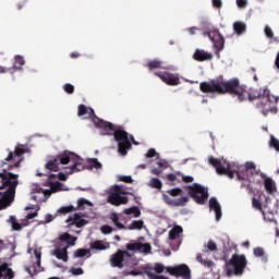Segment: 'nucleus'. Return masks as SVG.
Returning a JSON list of instances; mask_svg holds the SVG:
<instances>
[{
	"instance_id": "nucleus-1",
	"label": "nucleus",
	"mask_w": 279,
	"mask_h": 279,
	"mask_svg": "<svg viewBox=\"0 0 279 279\" xmlns=\"http://www.w3.org/2000/svg\"><path fill=\"white\" fill-rule=\"evenodd\" d=\"M210 93H217L218 95H230L236 97L238 101H259L256 107L260 110L264 117H267L269 112L276 114L278 112V97L271 95V92L267 88L254 89L241 84V81L236 77L231 80H223V76L210 81Z\"/></svg>"
},
{
	"instance_id": "nucleus-2",
	"label": "nucleus",
	"mask_w": 279,
	"mask_h": 279,
	"mask_svg": "<svg viewBox=\"0 0 279 279\" xmlns=\"http://www.w3.org/2000/svg\"><path fill=\"white\" fill-rule=\"evenodd\" d=\"M94 125L100 130L102 136H113L118 143V151L121 156H128V149H132V142H130V135L123 129L114 128L112 122L94 118Z\"/></svg>"
},
{
	"instance_id": "nucleus-3",
	"label": "nucleus",
	"mask_w": 279,
	"mask_h": 279,
	"mask_svg": "<svg viewBox=\"0 0 279 279\" xmlns=\"http://www.w3.org/2000/svg\"><path fill=\"white\" fill-rule=\"evenodd\" d=\"M0 168L2 169V172H0V189H16V186H19V174H14L10 171L21 169V159L15 161V163L7 162L5 166H2L0 161Z\"/></svg>"
},
{
	"instance_id": "nucleus-4",
	"label": "nucleus",
	"mask_w": 279,
	"mask_h": 279,
	"mask_svg": "<svg viewBox=\"0 0 279 279\" xmlns=\"http://www.w3.org/2000/svg\"><path fill=\"white\" fill-rule=\"evenodd\" d=\"M247 267V258L243 254H233L232 257L226 263V274L228 278L232 276H243Z\"/></svg>"
},
{
	"instance_id": "nucleus-5",
	"label": "nucleus",
	"mask_w": 279,
	"mask_h": 279,
	"mask_svg": "<svg viewBox=\"0 0 279 279\" xmlns=\"http://www.w3.org/2000/svg\"><path fill=\"white\" fill-rule=\"evenodd\" d=\"M109 263L111 267H116L118 269H123V267L132 269L137 265L136 259H134V255L121 248H118V251L110 256Z\"/></svg>"
},
{
	"instance_id": "nucleus-6",
	"label": "nucleus",
	"mask_w": 279,
	"mask_h": 279,
	"mask_svg": "<svg viewBox=\"0 0 279 279\" xmlns=\"http://www.w3.org/2000/svg\"><path fill=\"white\" fill-rule=\"evenodd\" d=\"M210 165L216 169V173H218V175H227L230 180H233L234 175H236L238 180H245V177L241 175L239 170H233L232 166H230L228 161H221L217 158L210 157Z\"/></svg>"
},
{
	"instance_id": "nucleus-7",
	"label": "nucleus",
	"mask_w": 279,
	"mask_h": 279,
	"mask_svg": "<svg viewBox=\"0 0 279 279\" xmlns=\"http://www.w3.org/2000/svg\"><path fill=\"white\" fill-rule=\"evenodd\" d=\"M121 195H132L136 202V196L134 193L125 192L121 189L119 185L113 186V191L109 193L107 202L108 204H111V206H123L130 202V199L126 196Z\"/></svg>"
},
{
	"instance_id": "nucleus-8",
	"label": "nucleus",
	"mask_w": 279,
	"mask_h": 279,
	"mask_svg": "<svg viewBox=\"0 0 279 279\" xmlns=\"http://www.w3.org/2000/svg\"><path fill=\"white\" fill-rule=\"evenodd\" d=\"M189 195L196 202V204H204L206 199H208V189L199 185L198 183H194L189 186Z\"/></svg>"
},
{
	"instance_id": "nucleus-9",
	"label": "nucleus",
	"mask_w": 279,
	"mask_h": 279,
	"mask_svg": "<svg viewBox=\"0 0 279 279\" xmlns=\"http://www.w3.org/2000/svg\"><path fill=\"white\" fill-rule=\"evenodd\" d=\"M27 153V148L25 147V145H17L15 146L14 151L10 150L9 155L7 156V158H4V160H1V165L2 167H5V165H15L16 162H19V160H21V162H23V158H21V156H23V154Z\"/></svg>"
},
{
	"instance_id": "nucleus-10",
	"label": "nucleus",
	"mask_w": 279,
	"mask_h": 279,
	"mask_svg": "<svg viewBox=\"0 0 279 279\" xmlns=\"http://www.w3.org/2000/svg\"><path fill=\"white\" fill-rule=\"evenodd\" d=\"M69 162H73V165L70 168H66V173L71 175V173H77L80 171H84L86 169V165H84V159H82L80 156H77L74 153H71L66 150Z\"/></svg>"
},
{
	"instance_id": "nucleus-11",
	"label": "nucleus",
	"mask_w": 279,
	"mask_h": 279,
	"mask_svg": "<svg viewBox=\"0 0 279 279\" xmlns=\"http://www.w3.org/2000/svg\"><path fill=\"white\" fill-rule=\"evenodd\" d=\"M60 165H69V155L66 150L57 155L52 160L46 163V169L49 171H59Z\"/></svg>"
},
{
	"instance_id": "nucleus-12",
	"label": "nucleus",
	"mask_w": 279,
	"mask_h": 279,
	"mask_svg": "<svg viewBox=\"0 0 279 279\" xmlns=\"http://www.w3.org/2000/svg\"><path fill=\"white\" fill-rule=\"evenodd\" d=\"M166 271L175 278L191 279V268H189L186 264H182L177 267H166Z\"/></svg>"
},
{
	"instance_id": "nucleus-13",
	"label": "nucleus",
	"mask_w": 279,
	"mask_h": 279,
	"mask_svg": "<svg viewBox=\"0 0 279 279\" xmlns=\"http://www.w3.org/2000/svg\"><path fill=\"white\" fill-rule=\"evenodd\" d=\"M210 40L214 45V49H215V53H216L217 58H220L219 52L223 51V47L226 45V39L223 38V35H221V33H219V29L215 28L213 31V36H211Z\"/></svg>"
},
{
	"instance_id": "nucleus-14",
	"label": "nucleus",
	"mask_w": 279,
	"mask_h": 279,
	"mask_svg": "<svg viewBox=\"0 0 279 279\" xmlns=\"http://www.w3.org/2000/svg\"><path fill=\"white\" fill-rule=\"evenodd\" d=\"M155 75L161 80L168 86H179L180 76L169 72H155Z\"/></svg>"
},
{
	"instance_id": "nucleus-15",
	"label": "nucleus",
	"mask_w": 279,
	"mask_h": 279,
	"mask_svg": "<svg viewBox=\"0 0 279 279\" xmlns=\"http://www.w3.org/2000/svg\"><path fill=\"white\" fill-rule=\"evenodd\" d=\"M16 196V187H8L0 198V210H4L8 206L12 205L14 197Z\"/></svg>"
},
{
	"instance_id": "nucleus-16",
	"label": "nucleus",
	"mask_w": 279,
	"mask_h": 279,
	"mask_svg": "<svg viewBox=\"0 0 279 279\" xmlns=\"http://www.w3.org/2000/svg\"><path fill=\"white\" fill-rule=\"evenodd\" d=\"M52 256H56L58 260L69 263V246H64L62 242L56 244V248L52 251Z\"/></svg>"
},
{
	"instance_id": "nucleus-17",
	"label": "nucleus",
	"mask_w": 279,
	"mask_h": 279,
	"mask_svg": "<svg viewBox=\"0 0 279 279\" xmlns=\"http://www.w3.org/2000/svg\"><path fill=\"white\" fill-rule=\"evenodd\" d=\"M162 201L167 206H172V208H178L180 206H186L189 204V198L187 196H182L180 198H171L167 194H162Z\"/></svg>"
},
{
	"instance_id": "nucleus-18",
	"label": "nucleus",
	"mask_w": 279,
	"mask_h": 279,
	"mask_svg": "<svg viewBox=\"0 0 279 279\" xmlns=\"http://www.w3.org/2000/svg\"><path fill=\"white\" fill-rule=\"evenodd\" d=\"M77 117H85V119H92L93 123H95V118L99 119L97 116H95V109L86 107V105H78Z\"/></svg>"
},
{
	"instance_id": "nucleus-19",
	"label": "nucleus",
	"mask_w": 279,
	"mask_h": 279,
	"mask_svg": "<svg viewBox=\"0 0 279 279\" xmlns=\"http://www.w3.org/2000/svg\"><path fill=\"white\" fill-rule=\"evenodd\" d=\"M65 223H68V226H76V228H84V226L88 225V221L82 218V215L74 214L65 220Z\"/></svg>"
},
{
	"instance_id": "nucleus-20",
	"label": "nucleus",
	"mask_w": 279,
	"mask_h": 279,
	"mask_svg": "<svg viewBox=\"0 0 279 279\" xmlns=\"http://www.w3.org/2000/svg\"><path fill=\"white\" fill-rule=\"evenodd\" d=\"M210 210L215 213V220L221 221V218L223 217V211L221 209V204L215 197L210 198Z\"/></svg>"
},
{
	"instance_id": "nucleus-21",
	"label": "nucleus",
	"mask_w": 279,
	"mask_h": 279,
	"mask_svg": "<svg viewBox=\"0 0 279 279\" xmlns=\"http://www.w3.org/2000/svg\"><path fill=\"white\" fill-rule=\"evenodd\" d=\"M15 272L8 263L0 265V279H14Z\"/></svg>"
},
{
	"instance_id": "nucleus-22",
	"label": "nucleus",
	"mask_w": 279,
	"mask_h": 279,
	"mask_svg": "<svg viewBox=\"0 0 279 279\" xmlns=\"http://www.w3.org/2000/svg\"><path fill=\"white\" fill-rule=\"evenodd\" d=\"M204 254L198 253L196 255V260L198 263H201V265H205V267H210V260L209 259H205L204 256H206V254H208V252H210V241H208L203 250Z\"/></svg>"
},
{
	"instance_id": "nucleus-23",
	"label": "nucleus",
	"mask_w": 279,
	"mask_h": 279,
	"mask_svg": "<svg viewBox=\"0 0 279 279\" xmlns=\"http://www.w3.org/2000/svg\"><path fill=\"white\" fill-rule=\"evenodd\" d=\"M59 241H61V243H65V247H71L75 245V241H77V238L71 235L70 233H63L59 236Z\"/></svg>"
},
{
	"instance_id": "nucleus-24",
	"label": "nucleus",
	"mask_w": 279,
	"mask_h": 279,
	"mask_svg": "<svg viewBox=\"0 0 279 279\" xmlns=\"http://www.w3.org/2000/svg\"><path fill=\"white\" fill-rule=\"evenodd\" d=\"M264 186L266 192L269 193V195H274V193H276L277 191L276 182L271 178H266L264 180Z\"/></svg>"
},
{
	"instance_id": "nucleus-25",
	"label": "nucleus",
	"mask_w": 279,
	"mask_h": 279,
	"mask_svg": "<svg viewBox=\"0 0 279 279\" xmlns=\"http://www.w3.org/2000/svg\"><path fill=\"white\" fill-rule=\"evenodd\" d=\"M14 60L13 66L9 68L8 71H12V69H14V71H23V66H25V58H23V56H15Z\"/></svg>"
},
{
	"instance_id": "nucleus-26",
	"label": "nucleus",
	"mask_w": 279,
	"mask_h": 279,
	"mask_svg": "<svg viewBox=\"0 0 279 279\" xmlns=\"http://www.w3.org/2000/svg\"><path fill=\"white\" fill-rule=\"evenodd\" d=\"M193 59L196 60V62H204L210 60V53L204 50H196L193 54Z\"/></svg>"
},
{
	"instance_id": "nucleus-27",
	"label": "nucleus",
	"mask_w": 279,
	"mask_h": 279,
	"mask_svg": "<svg viewBox=\"0 0 279 279\" xmlns=\"http://www.w3.org/2000/svg\"><path fill=\"white\" fill-rule=\"evenodd\" d=\"M233 31L238 36H241L247 32V25L244 22L236 21L233 23Z\"/></svg>"
},
{
	"instance_id": "nucleus-28",
	"label": "nucleus",
	"mask_w": 279,
	"mask_h": 279,
	"mask_svg": "<svg viewBox=\"0 0 279 279\" xmlns=\"http://www.w3.org/2000/svg\"><path fill=\"white\" fill-rule=\"evenodd\" d=\"M184 232V229H182L181 226H175L172 228V230L169 231V239L170 241H175L180 234Z\"/></svg>"
},
{
	"instance_id": "nucleus-29",
	"label": "nucleus",
	"mask_w": 279,
	"mask_h": 279,
	"mask_svg": "<svg viewBox=\"0 0 279 279\" xmlns=\"http://www.w3.org/2000/svg\"><path fill=\"white\" fill-rule=\"evenodd\" d=\"M86 169L93 171V169H101V162L97 158H92L87 160Z\"/></svg>"
},
{
	"instance_id": "nucleus-30",
	"label": "nucleus",
	"mask_w": 279,
	"mask_h": 279,
	"mask_svg": "<svg viewBox=\"0 0 279 279\" xmlns=\"http://www.w3.org/2000/svg\"><path fill=\"white\" fill-rule=\"evenodd\" d=\"M253 254L254 256H256V258H262L264 263H267V256H265V248L257 246L254 248Z\"/></svg>"
},
{
	"instance_id": "nucleus-31",
	"label": "nucleus",
	"mask_w": 279,
	"mask_h": 279,
	"mask_svg": "<svg viewBox=\"0 0 279 279\" xmlns=\"http://www.w3.org/2000/svg\"><path fill=\"white\" fill-rule=\"evenodd\" d=\"M110 219L119 230H125V225L119 221V215L117 213L111 214Z\"/></svg>"
},
{
	"instance_id": "nucleus-32",
	"label": "nucleus",
	"mask_w": 279,
	"mask_h": 279,
	"mask_svg": "<svg viewBox=\"0 0 279 279\" xmlns=\"http://www.w3.org/2000/svg\"><path fill=\"white\" fill-rule=\"evenodd\" d=\"M124 215H133V217H141V209L136 206L124 209Z\"/></svg>"
},
{
	"instance_id": "nucleus-33",
	"label": "nucleus",
	"mask_w": 279,
	"mask_h": 279,
	"mask_svg": "<svg viewBox=\"0 0 279 279\" xmlns=\"http://www.w3.org/2000/svg\"><path fill=\"white\" fill-rule=\"evenodd\" d=\"M90 251L88 248H78L73 253V258H84V256H88Z\"/></svg>"
},
{
	"instance_id": "nucleus-34",
	"label": "nucleus",
	"mask_w": 279,
	"mask_h": 279,
	"mask_svg": "<svg viewBox=\"0 0 279 279\" xmlns=\"http://www.w3.org/2000/svg\"><path fill=\"white\" fill-rule=\"evenodd\" d=\"M147 68L149 71H154V69H162V61L155 59L147 63Z\"/></svg>"
},
{
	"instance_id": "nucleus-35",
	"label": "nucleus",
	"mask_w": 279,
	"mask_h": 279,
	"mask_svg": "<svg viewBox=\"0 0 279 279\" xmlns=\"http://www.w3.org/2000/svg\"><path fill=\"white\" fill-rule=\"evenodd\" d=\"M126 252H141V242L129 243L125 245Z\"/></svg>"
},
{
	"instance_id": "nucleus-36",
	"label": "nucleus",
	"mask_w": 279,
	"mask_h": 279,
	"mask_svg": "<svg viewBox=\"0 0 279 279\" xmlns=\"http://www.w3.org/2000/svg\"><path fill=\"white\" fill-rule=\"evenodd\" d=\"M145 222L143 220H134L130 226L129 230H143Z\"/></svg>"
},
{
	"instance_id": "nucleus-37",
	"label": "nucleus",
	"mask_w": 279,
	"mask_h": 279,
	"mask_svg": "<svg viewBox=\"0 0 279 279\" xmlns=\"http://www.w3.org/2000/svg\"><path fill=\"white\" fill-rule=\"evenodd\" d=\"M92 250H108V246L104 244V241L101 240H96L94 243L90 244Z\"/></svg>"
},
{
	"instance_id": "nucleus-38",
	"label": "nucleus",
	"mask_w": 279,
	"mask_h": 279,
	"mask_svg": "<svg viewBox=\"0 0 279 279\" xmlns=\"http://www.w3.org/2000/svg\"><path fill=\"white\" fill-rule=\"evenodd\" d=\"M252 206L256 210H259L262 215H265V210H263V203H260V201H258L256 197L252 198Z\"/></svg>"
},
{
	"instance_id": "nucleus-39",
	"label": "nucleus",
	"mask_w": 279,
	"mask_h": 279,
	"mask_svg": "<svg viewBox=\"0 0 279 279\" xmlns=\"http://www.w3.org/2000/svg\"><path fill=\"white\" fill-rule=\"evenodd\" d=\"M149 186H150L151 189H158V190H160V189H162V181H160V179H158V178H153V179L150 180V182H149Z\"/></svg>"
},
{
	"instance_id": "nucleus-40",
	"label": "nucleus",
	"mask_w": 279,
	"mask_h": 279,
	"mask_svg": "<svg viewBox=\"0 0 279 279\" xmlns=\"http://www.w3.org/2000/svg\"><path fill=\"white\" fill-rule=\"evenodd\" d=\"M140 252H143L144 254H151V244L140 242Z\"/></svg>"
},
{
	"instance_id": "nucleus-41",
	"label": "nucleus",
	"mask_w": 279,
	"mask_h": 279,
	"mask_svg": "<svg viewBox=\"0 0 279 279\" xmlns=\"http://www.w3.org/2000/svg\"><path fill=\"white\" fill-rule=\"evenodd\" d=\"M245 171H251V173H255V175H258V171H256V165L252 161H248L244 165Z\"/></svg>"
},
{
	"instance_id": "nucleus-42",
	"label": "nucleus",
	"mask_w": 279,
	"mask_h": 279,
	"mask_svg": "<svg viewBox=\"0 0 279 279\" xmlns=\"http://www.w3.org/2000/svg\"><path fill=\"white\" fill-rule=\"evenodd\" d=\"M167 193L168 195H170V197H179V195H182V193L184 192L180 187H174V189L168 190Z\"/></svg>"
},
{
	"instance_id": "nucleus-43",
	"label": "nucleus",
	"mask_w": 279,
	"mask_h": 279,
	"mask_svg": "<svg viewBox=\"0 0 279 279\" xmlns=\"http://www.w3.org/2000/svg\"><path fill=\"white\" fill-rule=\"evenodd\" d=\"M269 147L276 149V151L279 153V140L276 138L274 135L270 136Z\"/></svg>"
},
{
	"instance_id": "nucleus-44",
	"label": "nucleus",
	"mask_w": 279,
	"mask_h": 279,
	"mask_svg": "<svg viewBox=\"0 0 279 279\" xmlns=\"http://www.w3.org/2000/svg\"><path fill=\"white\" fill-rule=\"evenodd\" d=\"M90 206V201H86L85 198H80L77 201V210H84V206Z\"/></svg>"
},
{
	"instance_id": "nucleus-45",
	"label": "nucleus",
	"mask_w": 279,
	"mask_h": 279,
	"mask_svg": "<svg viewBox=\"0 0 279 279\" xmlns=\"http://www.w3.org/2000/svg\"><path fill=\"white\" fill-rule=\"evenodd\" d=\"M74 210H75V207H73V205H70V206L59 208L58 213H61L62 215H66L68 213H73Z\"/></svg>"
},
{
	"instance_id": "nucleus-46",
	"label": "nucleus",
	"mask_w": 279,
	"mask_h": 279,
	"mask_svg": "<svg viewBox=\"0 0 279 279\" xmlns=\"http://www.w3.org/2000/svg\"><path fill=\"white\" fill-rule=\"evenodd\" d=\"M118 180L119 182H124L125 184H132V182H134L131 175H119Z\"/></svg>"
},
{
	"instance_id": "nucleus-47",
	"label": "nucleus",
	"mask_w": 279,
	"mask_h": 279,
	"mask_svg": "<svg viewBox=\"0 0 279 279\" xmlns=\"http://www.w3.org/2000/svg\"><path fill=\"white\" fill-rule=\"evenodd\" d=\"M114 229L112 227H110V225H104L101 228H100V232H102V234H112V231Z\"/></svg>"
},
{
	"instance_id": "nucleus-48",
	"label": "nucleus",
	"mask_w": 279,
	"mask_h": 279,
	"mask_svg": "<svg viewBox=\"0 0 279 279\" xmlns=\"http://www.w3.org/2000/svg\"><path fill=\"white\" fill-rule=\"evenodd\" d=\"M63 90L65 93H68V95H73L75 93V86L66 83L64 86H63Z\"/></svg>"
},
{
	"instance_id": "nucleus-49",
	"label": "nucleus",
	"mask_w": 279,
	"mask_h": 279,
	"mask_svg": "<svg viewBox=\"0 0 279 279\" xmlns=\"http://www.w3.org/2000/svg\"><path fill=\"white\" fill-rule=\"evenodd\" d=\"M10 219H11V225L13 230H16V231L21 230V223L16 221V218H14V216H11Z\"/></svg>"
},
{
	"instance_id": "nucleus-50",
	"label": "nucleus",
	"mask_w": 279,
	"mask_h": 279,
	"mask_svg": "<svg viewBox=\"0 0 279 279\" xmlns=\"http://www.w3.org/2000/svg\"><path fill=\"white\" fill-rule=\"evenodd\" d=\"M211 5L215 8V10H221L223 8V1L222 0H211Z\"/></svg>"
},
{
	"instance_id": "nucleus-51",
	"label": "nucleus",
	"mask_w": 279,
	"mask_h": 279,
	"mask_svg": "<svg viewBox=\"0 0 279 279\" xmlns=\"http://www.w3.org/2000/svg\"><path fill=\"white\" fill-rule=\"evenodd\" d=\"M199 88L202 93H210V83H201Z\"/></svg>"
},
{
	"instance_id": "nucleus-52",
	"label": "nucleus",
	"mask_w": 279,
	"mask_h": 279,
	"mask_svg": "<svg viewBox=\"0 0 279 279\" xmlns=\"http://www.w3.org/2000/svg\"><path fill=\"white\" fill-rule=\"evenodd\" d=\"M154 270L156 271V274H162V271H165V265L157 263L154 266Z\"/></svg>"
},
{
	"instance_id": "nucleus-53",
	"label": "nucleus",
	"mask_w": 279,
	"mask_h": 279,
	"mask_svg": "<svg viewBox=\"0 0 279 279\" xmlns=\"http://www.w3.org/2000/svg\"><path fill=\"white\" fill-rule=\"evenodd\" d=\"M70 271L73 276H83L84 275V269H82V268H71Z\"/></svg>"
},
{
	"instance_id": "nucleus-54",
	"label": "nucleus",
	"mask_w": 279,
	"mask_h": 279,
	"mask_svg": "<svg viewBox=\"0 0 279 279\" xmlns=\"http://www.w3.org/2000/svg\"><path fill=\"white\" fill-rule=\"evenodd\" d=\"M264 32L267 38H274V31L271 29V27L265 26Z\"/></svg>"
},
{
	"instance_id": "nucleus-55",
	"label": "nucleus",
	"mask_w": 279,
	"mask_h": 279,
	"mask_svg": "<svg viewBox=\"0 0 279 279\" xmlns=\"http://www.w3.org/2000/svg\"><path fill=\"white\" fill-rule=\"evenodd\" d=\"M34 256H35L36 260H41L43 252H40V250H38V248H35L34 250Z\"/></svg>"
},
{
	"instance_id": "nucleus-56",
	"label": "nucleus",
	"mask_w": 279,
	"mask_h": 279,
	"mask_svg": "<svg viewBox=\"0 0 279 279\" xmlns=\"http://www.w3.org/2000/svg\"><path fill=\"white\" fill-rule=\"evenodd\" d=\"M238 8H247V0H236Z\"/></svg>"
},
{
	"instance_id": "nucleus-57",
	"label": "nucleus",
	"mask_w": 279,
	"mask_h": 279,
	"mask_svg": "<svg viewBox=\"0 0 279 279\" xmlns=\"http://www.w3.org/2000/svg\"><path fill=\"white\" fill-rule=\"evenodd\" d=\"M156 149H154V148H150V149H148V151L146 153V157L147 158H154V156H156Z\"/></svg>"
},
{
	"instance_id": "nucleus-58",
	"label": "nucleus",
	"mask_w": 279,
	"mask_h": 279,
	"mask_svg": "<svg viewBox=\"0 0 279 279\" xmlns=\"http://www.w3.org/2000/svg\"><path fill=\"white\" fill-rule=\"evenodd\" d=\"M167 180L169 182H175L178 180V177L174 173H168L167 174Z\"/></svg>"
},
{
	"instance_id": "nucleus-59",
	"label": "nucleus",
	"mask_w": 279,
	"mask_h": 279,
	"mask_svg": "<svg viewBox=\"0 0 279 279\" xmlns=\"http://www.w3.org/2000/svg\"><path fill=\"white\" fill-rule=\"evenodd\" d=\"M35 217H38V211L27 214L26 221H29L31 219H34Z\"/></svg>"
},
{
	"instance_id": "nucleus-60",
	"label": "nucleus",
	"mask_w": 279,
	"mask_h": 279,
	"mask_svg": "<svg viewBox=\"0 0 279 279\" xmlns=\"http://www.w3.org/2000/svg\"><path fill=\"white\" fill-rule=\"evenodd\" d=\"M45 219V223H51V221H53V216L51 214H47Z\"/></svg>"
},
{
	"instance_id": "nucleus-61",
	"label": "nucleus",
	"mask_w": 279,
	"mask_h": 279,
	"mask_svg": "<svg viewBox=\"0 0 279 279\" xmlns=\"http://www.w3.org/2000/svg\"><path fill=\"white\" fill-rule=\"evenodd\" d=\"M182 180H183V182H185L186 184H189V183L193 182V177H189V175L182 177Z\"/></svg>"
},
{
	"instance_id": "nucleus-62",
	"label": "nucleus",
	"mask_w": 279,
	"mask_h": 279,
	"mask_svg": "<svg viewBox=\"0 0 279 279\" xmlns=\"http://www.w3.org/2000/svg\"><path fill=\"white\" fill-rule=\"evenodd\" d=\"M151 173H153L154 175H160V174L162 173V170H160V169H158V168H155V169L151 170Z\"/></svg>"
},
{
	"instance_id": "nucleus-63",
	"label": "nucleus",
	"mask_w": 279,
	"mask_h": 279,
	"mask_svg": "<svg viewBox=\"0 0 279 279\" xmlns=\"http://www.w3.org/2000/svg\"><path fill=\"white\" fill-rule=\"evenodd\" d=\"M210 252H217V244L215 242H210Z\"/></svg>"
},
{
	"instance_id": "nucleus-64",
	"label": "nucleus",
	"mask_w": 279,
	"mask_h": 279,
	"mask_svg": "<svg viewBox=\"0 0 279 279\" xmlns=\"http://www.w3.org/2000/svg\"><path fill=\"white\" fill-rule=\"evenodd\" d=\"M59 180H61V181L64 182V181L66 180V174L60 172V173H59Z\"/></svg>"
}]
</instances>
